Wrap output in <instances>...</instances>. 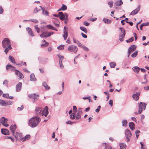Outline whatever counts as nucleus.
<instances>
[{"label":"nucleus","instance_id":"1","mask_svg":"<svg viewBox=\"0 0 149 149\" xmlns=\"http://www.w3.org/2000/svg\"><path fill=\"white\" fill-rule=\"evenodd\" d=\"M41 119L39 117L35 116L30 119L28 124L31 127H34L38 125Z\"/></svg>","mask_w":149,"mask_h":149},{"label":"nucleus","instance_id":"2","mask_svg":"<svg viewBox=\"0 0 149 149\" xmlns=\"http://www.w3.org/2000/svg\"><path fill=\"white\" fill-rule=\"evenodd\" d=\"M2 46L5 48L4 52L6 54L9 50L12 49L9 39L8 38H4L2 42Z\"/></svg>","mask_w":149,"mask_h":149},{"label":"nucleus","instance_id":"3","mask_svg":"<svg viewBox=\"0 0 149 149\" xmlns=\"http://www.w3.org/2000/svg\"><path fill=\"white\" fill-rule=\"evenodd\" d=\"M146 106V104L144 103L140 102L139 105V113L141 114L143 110H145Z\"/></svg>","mask_w":149,"mask_h":149},{"label":"nucleus","instance_id":"4","mask_svg":"<svg viewBox=\"0 0 149 149\" xmlns=\"http://www.w3.org/2000/svg\"><path fill=\"white\" fill-rule=\"evenodd\" d=\"M68 50L70 52H74L75 53H76L77 50L78 48L77 46L74 45H71L69 46L68 47Z\"/></svg>","mask_w":149,"mask_h":149},{"label":"nucleus","instance_id":"5","mask_svg":"<svg viewBox=\"0 0 149 149\" xmlns=\"http://www.w3.org/2000/svg\"><path fill=\"white\" fill-rule=\"evenodd\" d=\"M119 29L121 31V33H122V34L119 36V40L120 41H122L123 40V38L124 37L125 35V30L123 28L120 27Z\"/></svg>","mask_w":149,"mask_h":149},{"label":"nucleus","instance_id":"6","mask_svg":"<svg viewBox=\"0 0 149 149\" xmlns=\"http://www.w3.org/2000/svg\"><path fill=\"white\" fill-rule=\"evenodd\" d=\"M125 134L126 138L127 139V141L130 140V139L132 136V134L130 131L128 129H126L125 131Z\"/></svg>","mask_w":149,"mask_h":149},{"label":"nucleus","instance_id":"7","mask_svg":"<svg viewBox=\"0 0 149 149\" xmlns=\"http://www.w3.org/2000/svg\"><path fill=\"white\" fill-rule=\"evenodd\" d=\"M136 47L134 45H132L130 47L128 50V57L131 52L134 51L136 49Z\"/></svg>","mask_w":149,"mask_h":149},{"label":"nucleus","instance_id":"8","mask_svg":"<svg viewBox=\"0 0 149 149\" xmlns=\"http://www.w3.org/2000/svg\"><path fill=\"white\" fill-rule=\"evenodd\" d=\"M7 119L3 117H2L0 120L1 123L4 126L8 127V124L7 122Z\"/></svg>","mask_w":149,"mask_h":149},{"label":"nucleus","instance_id":"9","mask_svg":"<svg viewBox=\"0 0 149 149\" xmlns=\"http://www.w3.org/2000/svg\"><path fill=\"white\" fill-rule=\"evenodd\" d=\"M53 33L52 32H50L48 33L47 32H43L40 36L41 38H46L50 36Z\"/></svg>","mask_w":149,"mask_h":149},{"label":"nucleus","instance_id":"10","mask_svg":"<svg viewBox=\"0 0 149 149\" xmlns=\"http://www.w3.org/2000/svg\"><path fill=\"white\" fill-rule=\"evenodd\" d=\"M41 113L42 116H45V117L47 116L48 113V107L47 106H46L44 109Z\"/></svg>","mask_w":149,"mask_h":149},{"label":"nucleus","instance_id":"11","mask_svg":"<svg viewBox=\"0 0 149 149\" xmlns=\"http://www.w3.org/2000/svg\"><path fill=\"white\" fill-rule=\"evenodd\" d=\"M42 109L41 107H37L35 109V113L37 115H42Z\"/></svg>","mask_w":149,"mask_h":149},{"label":"nucleus","instance_id":"12","mask_svg":"<svg viewBox=\"0 0 149 149\" xmlns=\"http://www.w3.org/2000/svg\"><path fill=\"white\" fill-rule=\"evenodd\" d=\"M28 96L30 98L34 99V102L35 100H36L39 97V96L38 95H36L35 94H29Z\"/></svg>","mask_w":149,"mask_h":149},{"label":"nucleus","instance_id":"13","mask_svg":"<svg viewBox=\"0 0 149 149\" xmlns=\"http://www.w3.org/2000/svg\"><path fill=\"white\" fill-rule=\"evenodd\" d=\"M140 9V6H139L137 8L133 10L130 14V15H134L137 13Z\"/></svg>","mask_w":149,"mask_h":149},{"label":"nucleus","instance_id":"14","mask_svg":"<svg viewBox=\"0 0 149 149\" xmlns=\"http://www.w3.org/2000/svg\"><path fill=\"white\" fill-rule=\"evenodd\" d=\"M17 126L16 125H12L10 126V129L12 134H14L16 129Z\"/></svg>","mask_w":149,"mask_h":149},{"label":"nucleus","instance_id":"15","mask_svg":"<svg viewBox=\"0 0 149 149\" xmlns=\"http://www.w3.org/2000/svg\"><path fill=\"white\" fill-rule=\"evenodd\" d=\"M140 93H136V94H134L132 95V97L133 99L135 100H137L139 98V96L140 95Z\"/></svg>","mask_w":149,"mask_h":149},{"label":"nucleus","instance_id":"16","mask_svg":"<svg viewBox=\"0 0 149 149\" xmlns=\"http://www.w3.org/2000/svg\"><path fill=\"white\" fill-rule=\"evenodd\" d=\"M102 145L104 147V149H112L111 146L107 143H103Z\"/></svg>","mask_w":149,"mask_h":149},{"label":"nucleus","instance_id":"17","mask_svg":"<svg viewBox=\"0 0 149 149\" xmlns=\"http://www.w3.org/2000/svg\"><path fill=\"white\" fill-rule=\"evenodd\" d=\"M22 86V83L21 82L19 83L16 86V91H19L21 88Z\"/></svg>","mask_w":149,"mask_h":149},{"label":"nucleus","instance_id":"18","mask_svg":"<svg viewBox=\"0 0 149 149\" xmlns=\"http://www.w3.org/2000/svg\"><path fill=\"white\" fill-rule=\"evenodd\" d=\"M15 73L18 76V77H19L20 79L24 77L22 73L20 72L18 70H15Z\"/></svg>","mask_w":149,"mask_h":149},{"label":"nucleus","instance_id":"19","mask_svg":"<svg viewBox=\"0 0 149 149\" xmlns=\"http://www.w3.org/2000/svg\"><path fill=\"white\" fill-rule=\"evenodd\" d=\"M58 14L59 17L60 19L62 21L64 20L65 17V15L63 14V13L61 12H59L58 13Z\"/></svg>","mask_w":149,"mask_h":149},{"label":"nucleus","instance_id":"20","mask_svg":"<svg viewBox=\"0 0 149 149\" xmlns=\"http://www.w3.org/2000/svg\"><path fill=\"white\" fill-rule=\"evenodd\" d=\"M1 132L4 135L9 134V131L7 129H2L1 130Z\"/></svg>","mask_w":149,"mask_h":149},{"label":"nucleus","instance_id":"21","mask_svg":"<svg viewBox=\"0 0 149 149\" xmlns=\"http://www.w3.org/2000/svg\"><path fill=\"white\" fill-rule=\"evenodd\" d=\"M26 30L30 36H34L32 30L31 28H30L29 27L27 28Z\"/></svg>","mask_w":149,"mask_h":149},{"label":"nucleus","instance_id":"22","mask_svg":"<svg viewBox=\"0 0 149 149\" xmlns=\"http://www.w3.org/2000/svg\"><path fill=\"white\" fill-rule=\"evenodd\" d=\"M6 69L7 70H9V69H11V70H14L15 71V68L14 67L12 66L11 65H7L6 66Z\"/></svg>","mask_w":149,"mask_h":149},{"label":"nucleus","instance_id":"23","mask_svg":"<svg viewBox=\"0 0 149 149\" xmlns=\"http://www.w3.org/2000/svg\"><path fill=\"white\" fill-rule=\"evenodd\" d=\"M129 126L132 130H133L135 129V125L133 122L130 123L129 124Z\"/></svg>","mask_w":149,"mask_h":149},{"label":"nucleus","instance_id":"24","mask_svg":"<svg viewBox=\"0 0 149 149\" xmlns=\"http://www.w3.org/2000/svg\"><path fill=\"white\" fill-rule=\"evenodd\" d=\"M123 3V2L121 0H120L119 1H116L115 3V4L116 6H119L121 5Z\"/></svg>","mask_w":149,"mask_h":149},{"label":"nucleus","instance_id":"25","mask_svg":"<svg viewBox=\"0 0 149 149\" xmlns=\"http://www.w3.org/2000/svg\"><path fill=\"white\" fill-rule=\"evenodd\" d=\"M119 145L120 148V149H126V146L125 144L119 143Z\"/></svg>","mask_w":149,"mask_h":149},{"label":"nucleus","instance_id":"26","mask_svg":"<svg viewBox=\"0 0 149 149\" xmlns=\"http://www.w3.org/2000/svg\"><path fill=\"white\" fill-rule=\"evenodd\" d=\"M82 113L81 111L80 110L78 111V112L77 113L76 115V119H78L81 118V113Z\"/></svg>","mask_w":149,"mask_h":149},{"label":"nucleus","instance_id":"27","mask_svg":"<svg viewBox=\"0 0 149 149\" xmlns=\"http://www.w3.org/2000/svg\"><path fill=\"white\" fill-rule=\"evenodd\" d=\"M73 41L74 42L76 43L78 47H79L80 46H81V44L78 40L74 38L73 39Z\"/></svg>","mask_w":149,"mask_h":149},{"label":"nucleus","instance_id":"28","mask_svg":"<svg viewBox=\"0 0 149 149\" xmlns=\"http://www.w3.org/2000/svg\"><path fill=\"white\" fill-rule=\"evenodd\" d=\"M30 80L31 81H36V78L35 77V75L33 74H32L30 76Z\"/></svg>","mask_w":149,"mask_h":149},{"label":"nucleus","instance_id":"29","mask_svg":"<svg viewBox=\"0 0 149 149\" xmlns=\"http://www.w3.org/2000/svg\"><path fill=\"white\" fill-rule=\"evenodd\" d=\"M68 34L66 30L64 29V34L63 35V37L64 40H66L68 37Z\"/></svg>","mask_w":149,"mask_h":149},{"label":"nucleus","instance_id":"30","mask_svg":"<svg viewBox=\"0 0 149 149\" xmlns=\"http://www.w3.org/2000/svg\"><path fill=\"white\" fill-rule=\"evenodd\" d=\"M133 69L135 72L138 73L139 72L140 69L138 67L135 66L133 68Z\"/></svg>","mask_w":149,"mask_h":149},{"label":"nucleus","instance_id":"31","mask_svg":"<svg viewBox=\"0 0 149 149\" xmlns=\"http://www.w3.org/2000/svg\"><path fill=\"white\" fill-rule=\"evenodd\" d=\"M42 84L46 90H48L50 89V87L48 86L46 82H44Z\"/></svg>","mask_w":149,"mask_h":149},{"label":"nucleus","instance_id":"32","mask_svg":"<svg viewBox=\"0 0 149 149\" xmlns=\"http://www.w3.org/2000/svg\"><path fill=\"white\" fill-rule=\"evenodd\" d=\"M9 61H11L12 63H15V59L14 57L11 56H9Z\"/></svg>","mask_w":149,"mask_h":149},{"label":"nucleus","instance_id":"33","mask_svg":"<svg viewBox=\"0 0 149 149\" xmlns=\"http://www.w3.org/2000/svg\"><path fill=\"white\" fill-rule=\"evenodd\" d=\"M67 7L66 5L64 4L62 5V7L60 8L58 11L65 10L67 9Z\"/></svg>","mask_w":149,"mask_h":149},{"label":"nucleus","instance_id":"34","mask_svg":"<svg viewBox=\"0 0 149 149\" xmlns=\"http://www.w3.org/2000/svg\"><path fill=\"white\" fill-rule=\"evenodd\" d=\"M103 21L106 24H110L111 23V20L106 18L103 19Z\"/></svg>","mask_w":149,"mask_h":149},{"label":"nucleus","instance_id":"35","mask_svg":"<svg viewBox=\"0 0 149 149\" xmlns=\"http://www.w3.org/2000/svg\"><path fill=\"white\" fill-rule=\"evenodd\" d=\"M40 7L41 8V9L42 10V13L43 14L46 15H49V13L48 12H47L46 10H45L43 9L42 8L41 6H40Z\"/></svg>","mask_w":149,"mask_h":149},{"label":"nucleus","instance_id":"36","mask_svg":"<svg viewBox=\"0 0 149 149\" xmlns=\"http://www.w3.org/2000/svg\"><path fill=\"white\" fill-rule=\"evenodd\" d=\"M79 47L82 48L84 50L86 51H88L89 50L85 46L83 45L82 44L81 45V46Z\"/></svg>","mask_w":149,"mask_h":149},{"label":"nucleus","instance_id":"37","mask_svg":"<svg viewBox=\"0 0 149 149\" xmlns=\"http://www.w3.org/2000/svg\"><path fill=\"white\" fill-rule=\"evenodd\" d=\"M0 105L6 106V102L2 100H0Z\"/></svg>","mask_w":149,"mask_h":149},{"label":"nucleus","instance_id":"38","mask_svg":"<svg viewBox=\"0 0 149 149\" xmlns=\"http://www.w3.org/2000/svg\"><path fill=\"white\" fill-rule=\"evenodd\" d=\"M111 68H114L116 65V63L114 62H112L109 63Z\"/></svg>","mask_w":149,"mask_h":149},{"label":"nucleus","instance_id":"39","mask_svg":"<svg viewBox=\"0 0 149 149\" xmlns=\"http://www.w3.org/2000/svg\"><path fill=\"white\" fill-rule=\"evenodd\" d=\"M127 122L126 120H124L122 121L123 126L126 127L127 125Z\"/></svg>","mask_w":149,"mask_h":149},{"label":"nucleus","instance_id":"40","mask_svg":"<svg viewBox=\"0 0 149 149\" xmlns=\"http://www.w3.org/2000/svg\"><path fill=\"white\" fill-rule=\"evenodd\" d=\"M80 29L81 30L84 32V33H87V31L85 28L83 27H80Z\"/></svg>","mask_w":149,"mask_h":149},{"label":"nucleus","instance_id":"41","mask_svg":"<svg viewBox=\"0 0 149 149\" xmlns=\"http://www.w3.org/2000/svg\"><path fill=\"white\" fill-rule=\"evenodd\" d=\"M43 41L45 42V44H41V46L42 47L44 46H47L49 45V44L48 42H47L45 40H44Z\"/></svg>","mask_w":149,"mask_h":149},{"label":"nucleus","instance_id":"42","mask_svg":"<svg viewBox=\"0 0 149 149\" xmlns=\"http://www.w3.org/2000/svg\"><path fill=\"white\" fill-rule=\"evenodd\" d=\"M75 117V113H72L70 116V118L72 119H74Z\"/></svg>","mask_w":149,"mask_h":149},{"label":"nucleus","instance_id":"43","mask_svg":"<svg viewBox=\"0 0 149 149\" xmlns=\"http://www.w3.org/2000/svg\"><path fill=\"white\" fill-rule=\"evenodd\" d=\"M108 4L110 7L111 8L113 5V2L112 1H111L108 2Z\"/></svg>","mask_w":149,"mask_h":149},{"label":"nucleus","instance_id":"44","mask_svg":"<svg viewBox=\"0 0 149 149\" xmlns=\"http://www.w3.org/2000/svg\"><path fill=\"white\" fill-rule=\"evenodd\" d=\"M64 45H61L58 47L57 48L59 49L63 50L64 48Z\"/></svg>","mask_w":149,"mask_h":149},{"label":"nucleus","instance_id":"45","mask_svg":"<svg viewBox=\"0 0 149 149\" xmlns=\"http://www.w3.org/2000/svg\"><path fill=\"white\" fill-rule=\"evenodd\" d=\"M146 76L147 75L146 74H145L144 77V81L142 83V84H145L147 82V80L146 79Z\"/></svg>","mask_w":149,"mask_h":149},{"label":"nucleus","instance_id":"46","mask_svg":"<svg viewBox=\"0 0 149 149\" xmlns=\"http://www.w3.org/2000/svg\"><path fill=\"white\" fill-rule=\"evenodd\" d=\"M34 27L36 30L37 32L38 33H39L40 32V29L39 28H38V25H36L34 26Z\"/></svg>","mask_w":149,"mask_h":149},{"label":"nucleus","instance_id":"47","mask_svg":"<svg viewBox=\"0 0 149 149\" xmlns=\"http://www.w3.org/2000/svg\"><path fill=\"white\" fill-rule=\"evenodd\" d=\"M134 40V38L133 37H132L130 38L129 40H126V42H131L133 41Z\"/></svg>","mask_w":149,"mask_h":149},{"label":"nucleus","instance_id":"48","mask_svg":"<svg viewBox=\"0 0 149 149\" xmlns=\"http://www.w3.org/2000/svg\"><path fill=\"white\" fill-rule=\"evenodd\" d=\"M47 28L49 29L54 30V27H53L52 25H47Z\"/></svg>","mask_w":149,"mask_h":149},{"label":"nucleus","instance_id":"49","mask_svg":"<svg viewBox=\"0 0 149 149\" xmlns=\"http://www.w3.org/2000/svg\"><path fill=\"white\" fill-rule=\"evenodd\" d=\"M137 55V52H135L132 55V56L133 58H134L136 57Z\"/></svg>","mask_w":149,"mask_h":149},{"label":"nucleus","instance_id":"50","mask_svg":"<svg viewBox=\"0 0 149 149\" xmlns=\"http://www.w3.org/2000/svg\"><path fill=\"white\" fill-rule=\"evenodd\" d=\"M12 102L10 101L6 102V106L11 105L12 104Z\"/></svg>","mask_w":149,"mask_h":149},{"label":"nucleus","instance_id":"51","mask_svg":"<svg viewBox=\"0 0 149 149\" xmlns=\"http://www.w3.org/2000/svg\"><path fill=\"white\" fill-rule=\"evenodd\" d=\"M58 56L59 58L60 59L63 60L64 59V57L62 56H61L60 54L57 55Z\"/></svg>","mask_w":149,"mask_h":149},{"label":"nucleus","instance_id":"52","mask_svg":"<svg viewBox=\"0 0 149 149\" xmlns=\"http://www.w3.org/2000/svg\"><path fill=\"white\" fill-rule=\"evenodd\" d=\"M140 131H137L136 132V137L138 138L139 136V133Z\"/></svg>","mask_w":149,"mask_h":149},{"label":"nucleus","instance_id":"53","mask_svg":"<svg viewBox=\"0 0 149 149\" xmlns=\"http://www.w3.org/2000/svg\"><path fill=\"white\" fill-rule=\"evenodd\" d=\"M25 137L26 140H28L30 138V136L29 134L25 136Z\"/></svg>","mask_w":149,"mask_h":149},{"label":"nucleus","instance_id":"54","mask_svg":"<svg viewBox=\"0 0 149 149\" xmlns=\"http://www.w3.org/2000/svg\"><path fill=\"white\" fill-rule=\"evenodd\" d=\"M3 96L4 97L8 98L9 97V94H3Z\"/></svg>","mask_w":149,"mask_h":149},{"label":"nucleus","instance_id":"55","mask_svg":"<svg viewBox=\"0 0 149 149\" xmlns=\"http://www.w3.org/2000/svg\"><path fill=\"white\" fill-rule=\"evenodd\" d=\"M101 107L100 106H99L97 107V108L95 110V111L97 112H98L100 110Z\"/></svg>","mask_w":149,"mask_h":149},{"label":"nucleus","instance_id":"56","mask_svg":"<svg viewBox=\"0 0 149 149\" xmlns=\"http://www.w3.org/2000/svg\"><path fill=\"white\" fill-rule=\"evenodd\" d=\"M24 107L23 106H21V107H18L17 108V110L19 111H20L23 109Z\"/></svg>","mask_w":149,"mask_h":149},{"label":"nucleus","instance_id":"57","mask_svg":"<svg viewBox=\"0 0 149 149\" xmlns=\"http://www.w3.org/2000/svg\"><path fill=\"white\" fill-rule=\"evenodd\" d=\"M109 104L110 105L111 107L112 106H113V100H109Z\"/></svg>","mask_w":149,"mask_h":149},{"label":"nucleus","instance_id":"58","mask_svg":"<svg viewBox=\"0 0 149 149\" xmlns=\"http://www.w3.org/2000/svg\"><path fill=\"white\" fill-rule=\"evenodd\" d=\"M3 12V10L1 6H0V14H2Z\"/></svg>","mask_w":149,"mask_h":149},{"label":"nucleus","instance_id":"59","mask_svg":"<svg viewBox=\"0 0 149 149\" xmlns=\"http://www.w3.org/2000/svg\"><path fill=\"white\" fill-rule=\"evenodd\" d=\"M149 24L148 22H146L142 24H141L142 25V26H148L149 25Z\"/></svg>","mask_w":149,"mask_h":149},{"label":"nucleus","instance_id":"60","mask_svg":"<svg viewBox=\"0 0 149 149\" xmlns=\"http://www.w3.org/2000/svg\"><path fill=\"white\" fill-rule=\"evenodd\" d=\"M82 36L84 38H87V36L86 35L84 34L83 33H81Z\"/></svg>","mask_w":149,"mask_h":149},{"label":"nucleus","instance_id":"61","mask_svg":"<svg viewBox=\"0 0 149 149\" xmlns=\"http://www.w3.org/2000/svg\"><path fill=\"white\" fill-rule=\"evenodd\" d=\"M6 138L10 139L11 141L12 142H13L14 141V139H13V138H12L10 136H7V137H6Z\"/></svg>","mask_w":149,"mask_h":149},{"label":"nucleus","instance_id":"62","mask_svg":"<svg viewBox=\"0 0 149 149\" xmlns=\"http://www.w3.org/2000/svg\"><path fill=\"white\" fill-rule=\"evenodd\" d=\"M83 23L84 25L86 26H88L90 24V23H89L87 22H84Z\"/></svg>","mask_w":149,"mask_h":149},{"label":"nucleus","instance_id":"63","mask_svg":"<svg viewBox=\"0 0 149 149\" xmlns=\"http://www.w3.org/2000/svg\"><path fill=\"white\" fill-rule=\"evenodd\" d=\"M38 8H36L34 10V13H36L38 12Z\"/></svg>","mask_w":149,"mask_h":149},{"label":"nucleus","instance_id":"64","mask_svg":"<svg viewBox=\"0 0 149 149\" xmlns=\"http://www.w3.org/2000/svg\"><path fill=\"white\" fill-rule=\"evenodd\" d=\"M73 111H74L75 112L77 110V108L76 106H73Z\"/></svg>","mask_w":149,"mask_h":149}]
</instances>
